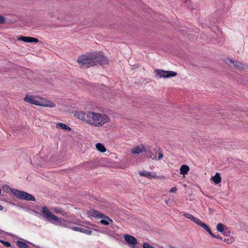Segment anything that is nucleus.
<instances>
[{
    "mask_svg": "<svg viewBox=\"0 0 248 248\" xmlns=\"http://www.w3.org/2000/svg\"><path fill=\"white\" fill-rule=\"evenodd\" d=\"M75 116L95 127H101L105 124L109 122L108 117L105 114L98 113L92 111L85 112L79 111L76 112Z\"/></svg>",
    "mask_w": 248,
    "mask_h": 248,
    "instance_id": "obj_1",
    "label": "nucleus"
},
{
    "mask_svg": "<svg viewBox=\"0 0 248 248\" xmlns=\"http://www.w3.org/2000/svg\"><path fill=\"white\" fill-rule=\"evenodd\" d=\"M24 100L27 103L44 107L52 108L56 106L53 102L39 96L27 94L24 97Z\"/></svg>",
    "mask_w": 248,
    "mask_h": 248,
    "instance_id": "obj_2",
    "label": "nucleus"
},
{
    "mask_svg": "<svg viewBox=\"0 0 248 248\" xmlns=\"http://www.w3.org/2000/svg\"><path fill=\"white\" fill-rule=\"evenodd\" d=\"M41 212L47 221L56 225L64 227H68V223L65 220H62L55 215L52 214L47 207L43 206Z\"/></svg>",
    "mask_w": 248,
    "mask_h": 248,
    "instance_id": "obj_3",
    "label": "nucleus"
},
{
    "mask_svg": "<svg viewBox=\"0 0 248 248\" xmlns=\"http://www.w3.org/2000/svg\"><path fill=\"white\" fill-rule=\"evenodd\" d=\"M2 189L6 193H8L10 192H11L17 199L20 200H25L29 201H35L34 197L30 194L23 191H20L16 189L11 188L7 185H4L3 186Z\"/></svg>",
    "mask_w": 248,
    "mask_h": 248,
    "instance_id": "obj_4",
    "label": "nucleus"
},
{
    "mask_svg": "<svg viewBox=\"0 0 248 248\" xmlns=\"http://www.w3.org/2000/svg\"><path fill=\"white\" fill-rule=\"evenodd\" d=\"M92 54L88 55H83L78 57V62L80 66L89 67L93 65Z\"/></svg>",
    "mask_w": 248,
    "mask_h": 248,
    "instance_id": "obj_5",
    "label": "nucleus"
},
{
    "mask_svg": "<svg viewBox=\"0 0 248 248\" xmlns=\"http://www.w3.org/2000/svg\"><path fill=\"white\" fill-rule=\"evenodd\" d=\"M92 57H93V65L100 64L101 65H105L108 63V61L107 58L101 52H95L92 54Z\"/></svg>",
    "mask_w": 248,
    "mask_h": 248,
    "instance_id": "obj_6",
    "label": "nucleus"
},
{
    "mask_svg": "<svg viewBox=\"0 0 248 248\" xmlns=\"http://www.w3.org/2000/svg\"><path fill=\"white\" fill-rule=\"evenodd\" d=\"M155 76L158 78H169L175 77L177 73L171 71H165L163 70H156L155 71Z\"/></svg>",
    "mask_w": 248,
    "mask_h": 248,
    "instance_id": "obj_7",
    "label": "nucleus"
},
{
    "mask_svg": "<svg viewBox=\"0 0 248 248\" xmlns=\"http://www.w3.org/2000/svg\"><path fill=\"white\" fill-rule=\"evenodd\" d=\"M183 216L185 217H186V218L190 219L192 221H193L194 223H196L198 225H199L200 227H202L203 229L206 225V224L205 223L202 222V221L200 220L199 218H198L197 217H195L194 216H193V215H192L190 214L184 213L183 214Z\"/></svg>",
    "mask_w": 248,
    "mask_h": 248,
    "instance_id": "obj_8",
    "label": "nucleus"
},
{
    "mask_svg": "<svg viewBox=\"0 0 248 248\" xmlns=\"http://www.w3.org/2000/svg\"><path fill=\"white\" fill-rule=\"evenodd\" d=\"M146 149L143 144H140L133 148L131 152L134 155H139L140 153L145 152Z\"/></svg>",
    "mask_w": 248,
    "mask_h": 248,
    "instance_id": "obj_9",
    "label": "nucleus"
},
{
    "mask_svg": "<svg viewBox=\"0 0 248 248\" xmlns=\"http://www.w3.org/2000/svg\"><path fill=\"white\" fill-rule=\"evenodd\" d=\"M139 174L141 176H144L148 178L151 179L154 178H159V176H156V172H151L145 170H143L139 172Z\"/></svg>",
    "mask_w": 248,
    "mask_h": 248,
    "instance_id": "obj_10",
    "label": "nucleus"
},
{
    "mask_svg": "<svg viewBox=\"0 0 248 248\" xmlns=\"http://www.w3.org/2000/svg\"><path fill=\"white\" fill-rule=\"evenodd\" d=\"M124 238L125 241L129 245H132L133 246H135L137 244V239L133 237V236L126 234L124 235Z\"/></svg>",
    "mask_w": 248,
    "mask_h": 248,
    "instance_id": "obj_11",
    "label": "nucleus"
},
{
    "mask_svg": "<svg viewBox=\"0 0 248 248\" xmlns=\"http://www.w3.org/2000/svg\"><path fill=\"white\" fill-rule=\"evenodd\" d=\"M72 230L82 232L88 235H90L92 232V230L90 228L86 227H73Z\"/></svg>",
    "mask_w": 248,
    "mask_h": 248,
    "instance_id": "obj_12",
    "label": "nucleus"
},
{
    "mask_svg": "<svg viewBox=\"0 0 248 248\" xmlns=\"http://www.w3.org/2000/svg\"><path fill=\"white\" fill-rule=\"evenodd\" d=\"M88 215L96 218H101L103 217V214L93 209H91L89 211Z\"/></svg>",
    "mask_w": 248,
    "mask_h": 248,
    "instance_id": "obj_13",
    "label": "nucleus"
},
{
    "mask_svg": "<svg viewBox=\"0 0 248 248\" xmlns=\"http://www.w3.org/2000/svg\"><path fill=\"white\" fill-rule=\"evenodd\" d=\"M18 40L23 41L27 43H38L39 40L36 38L27 36H22L19 38Z\"/></svg>",
    "mask_w": 248,
    "mask_h": 248,
    "instance_id": "obj_14",
    "label": "nucleus"
},
{
    "mask_svg": "<svg viewBox=\"0 0 248 248\" xmlns=\"http://www.w3.org/2000/svg\"><path fill=\"white\" fill-rule=\"evenodd\" d=\"M230 64H232L233 65L239 70H242L245 68V65L241 62L238 61H233L232 60H229Z\"/></svg>",
    "mask_w": 248,
    "mask_h": 248,
    "instance_id": "obj_15",
    "label": "nucleus"
},
{
    "mask_svg": "<svg viewBox=\"0 0 248 248\" xmlns=\"http://www.w3.org/2000/svg\"><path fill=\"white\" fill-rule=\"evenodd\" d=\"M101 218L103 219L100 220V223L103 225H108L109 223V222H112L113 220L112 219H111L110 217H109L108 216H105L103 214V217H102Z\"/></svg>",
    "mask_w": 248,
    "mask_h": 248,
    "instance_id": "obj_16",
    "label": "nucleus"
},
{
    "mask_svg": "<svg viewBox=\"0 0 248 248\" xmlns=\"http://www.w3.org/2000/svg\"><path fill=\"white\" fill-rule=\"evenodd\" d=\"M56 127L57 128H60L63 130H71V128L67 125L63 124V123H57L56 124Z\"/></svg>",
    "mask_w": 248,
    "mask_h": 248,
    "instance_id": "obj_17",
    "label": "nucleus"
},
{
    "mask_svg": "<svg viewBox=\"0 0 248 248\" xmlns=\"http://www.w3.org/2000/svg\"><path fill=\"white\" fill-rule=\"evenodd\" d=\"M189 168L187 165H182L180 169V171L181 174H182L184 175L187 174V172L189 171Z\"/></svg>",
    "mask_w": 248,
    "mask_h": 248,
    "instance_id": "obj_18",
    "label": "nucleus"
},
{
    "mask_svg": "<svg viewBox=\"0 0 248 248\" xmlns=\"http://www.w3.org/2000/svg\"><path fill=\"white\" fill-rule=\"evenodd\" d=\"M212 179L215 184H218L220 183L221 181V177L220 174L218 172H217L215 175L212 177Z\"/></svg>",
    "mask_w": 248,
    "mask_h": 248,
    "instance_id": "obj_19",
    "label": "nucleus"
},
{
    "mask_svg": "<svg viewBox=\"0 0 248 248\" xmlns=\"http://www.w3.org/2000/svg\"><path fill=\"white\" fill-rule=\"evenodd\" d=\"M203 229L205 231H206L209 233V234L211 235L214 238H216L218 240H222V238L219 235H215L214 234H213L207 225L205 226V227Z\"/></svg>",
    "mask_w": 248,
    "mask_h": 248,
    "instance_id": "obj_20",
    "label": "nucleus"
},
{
    "mask_svg": "<svg viewBox=\"0 0 248 248\" xmlns=\"http://www.w3.org/2000/svg\"><path fill=\"white\" fill-rule=\"evenodd\" d=\"M96 148L98 151L101 153H104L106 151V149L105 146L101 143H98L96 144Z\"/></svg>",
    "mask_w": 248,
    "mask_h": 248,
    "instance_id": "obj_21",
    "label": "nucleus"
},
{
    "mask_svg": "<svg viewBox=\"0 0 248 248\" xmlns=\"http://www.w3.org/2000/svg\"><path fill=\"white\" fill-rule=\"evenodd\" d=\"M16 244L19 248H28L29 247L26 243L20 241H17Z\"/></svg>",
    "mask_w": 248,
    "mask_h": 248,
    "instance_id": "obj_22",
    "label": "nucleus"
},
{
    "mask_svg": "<svg viewBox=\"0 0 248 248\" xmlns=\"http://www.w3.org/2000/svg\"><path fill=\"white\" fill-rule=\"evenodd\" d=\"M225 226L222 223H218L217 225V230L220 232H223L224 231Z\"/></svg>",
    "mask_w": 248,
    "mask_h": 248,
    "instance_id": "obj_23",
    "label": "nucleus"
},
{
    "mask_svg": "<svg viewBox=\"0 0 248 248\" xmlns=\"http://www.w3.org/2000/svg\"><path fill=\"white\" fill-rule=\"evenodd\" d=\"M0 242L4 246L6 247H9L11 246V244L7 241L0 240Z\"/></svg>",
    "mask_w": 248,
    "mask_h": 248,
    "instance_id": "obj_24",
    "label": "nucleus"
},
{
    "mask_svg": "<svg viewBox=\"0 0 248 248\" xmlns=\"http://www.w3.org/2000/svg\"><path fill=\"white\" fill-rule=\"evenodd\" d=\"M143 248H154L147 243H144L143 244Z\"/></svg>",
    "mask_w": 248,
    "mask_h": 248,
    "instance_id": "obj_25",
    "label": "nucleus"
},
{
    "mask_svg": "<svg viewBox=\"0 0 248 248\" xmlns=\"http://www.w3.org/2000/svg\"><path fill=\"white\" fill-rule=\"evenodd\" d=\"M5 22V19L3 16L0 15V24H3Z\"/></svg>",
    "mask_w": 248,
    "mask_h": 248,
    "instance_id": "obj_26",
    "label": "nucleus"
},
{
    "mask_svg": "<svg viewBox=\"0 0 248 248\" xmlns=\"http://www.w3.org/2000/svg\"><path fill=\"white\" fill-rule=\"evenodd\" d=\"M177 190V187L174 186L170 188V192L171 193H175Z\"/></svg>",
    "mask_w": 248,
    "mask_h": 248,
    "instance_id": "obj_27",
    "label": "nucleus"
},
{
    "mask_svg": "<svg viewBox=\"0 0 248 248\" xmlns=\"http://www.w3.org/2000/svg\"><path fill=\"white\" fill-rule=\"evenodd\" d=\"M163 154L161 153H159L158 157V160H160L163 157Z\"/></svg>",
    "mask_w": 248,
    "mask_h": 248,
    "instance_id": "obj_28",
    "label": "nucleus"
},
{
    "mask_svg": "<svg viewBox=\"0 0 248 248\" xmlns=\"http://www.w3.org/2000/svg\"><path fill=\"white\" fill-rule=\"evenodd\" d=\"M150 157L151 158H152L153 159H155V156L154 154H151Z\"/></svg>",
    "mask_w": 248,
    "mask_h": 248,
    "instance_id": "obj_29",
    "label": "nucleus"
},
{
    "mask_svg": "<svg viewBox=\"0 0 248 248\" xmlns=\"http://www.w3.org/2000/svg\"><path fill=\"white\" fill-rule=\"evenodd\" d=\"M55 211L56 213H60V212H61L60 209H55Z\"/></svg>",
    "mask_w": 248,
    "mask_h": 248,
    "instance_id": "obj_30",
    "label": "nucleus"
},
{
    "mask_svg": "<svg viewBox=\"0 0 248 248\" xmlns=\"http://www.w3.org/2000/svg\"><path fill=\"white\" fill-rule=\"evenodd\" d=\"M3 209V207L0 205V210H2Z\"/></svg>",
    "mask_w": 248,
    "mask_h": 248,
    "instance_id": "obj_31",
    "label": "nucleus"
},
{
    "mask_svg": "<svg viewBox=\"0 0 248 248\" xmlns=\"http://www.w3.org/2000/svg\"><path fill=\"white\" fill-rule=\"evenodd\" d=\"M164 178V177L160 176V177H159V178H160V179H161V178Z\"/></svg>",
    "mask_w": 248,
    "mask_h": 248,
    "instance_id": "obj_32",
    "label": "nucleus"
}]
</instances>
